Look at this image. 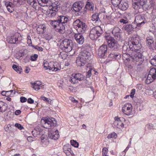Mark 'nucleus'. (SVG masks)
<instances>
[{"label":"nucleus","mask_w":156,"mask_h":156,"mask_svg":"<svg viewBox=\"0 0 156 156\" xmlns=\"http://www.w3.org/2000/svg\"><path fill=\"white\" fill-rule=\"evenodd\" d=\"M12 68L17 73H20L21 72V69L19 68L18 66H17L16 65H13L12 66Z\"/></svg>","instance_id":"37998d69"},{"label":"nucleus","mask_w":156,"mask_h":156,"mask_svg":"<svg viewBox=\"0 0 156 156\" xmlns=\"http://www.w3.org/2000/svg\"><path fill=\"white\" fill-rule=\"evenodd\" d=\"M118 6L119 8L121 10H125L128 8V5L127 3L121 1Z\"/></svg>","instance_id":"cd10ccee"},{"label":"nucleus","mask_w":156,"mask_h":156,"mask_svg":"<svg viewBox=\"0 0 156 156\" xmlns=\"http://www.w3.org/2000/svg\"><path fill=\"white\" fill-rule=\"evenodd\" d=\"M73 43L71 40L65 39L60 44V47L66 52H69L72 50Z\"/></svg>","instance_id":"7ed1b4c3"},{"label":"nucleus","mask_w":156,"mask_h":156,"mask_svg":"<svg viewBox=\"0 0 156 156\" xmlns=\"http://www.w3.org/2000/svg\"><path fill=\"white\" fill-rule=\"evenodd\" d=\"M48 63H44L43 64V66L44 68H45V69H48Z\"/></svg>","instance_id":"680f3d73"},{"label":"nucleus","mask_w":156,"mask_h":156,"mask_svg":"<svg viewBox=\"0 0 156 156\" xmlns=\"http://www.w3.org/2000/svg\"><path fill=\"white\" fill-rule=\"evenodd\" d=\"M107 137L108 139H116L117 137V135L116 133L113 132L108 135Z\"/></svg>","instance_id":"ea45409f"},{"label":"nucleus","mask_w":156,"mask_h":156,"mask_svg":"<svg viewBox=\"0 0 156 156\" xmlns=\"http://www.w3.org/2000/svg\"><path fill=\"white\" fill-rule=\"evenodd\" d=\"M121 30L120 28L118 27H115L113 29L112 31V34L113 35H115L116 34H118V33H120Z\"/></svg>","instance_id":"e433bc0d"},{"label":"nucleus","mask_w":156,"mask_h":156,"mask_svg":"<svg viewBox=\"0 0 156 156\" xmlns=\"http://www.w3.org/2000/svg\"><path fill=\"white\" fill-rule=\"evenodd\" d=\"M41 122L42 126L46 129H51L56 125L57 122L54 118L42 119Z\"/></svg>","instance_id":"39448f33"},{"label":"nucleus","mask_w":156,"mask_h":156,"mask_svg":"<svg viewBox=\"0 0 156 156\" xmlns=\"http://www.w3.org/2000/svg\"><path fill=\"white\" fill-rule=\"evenodd\" d=\"M70 100L73 102L74 103H77L78 102V101L75 99L74 98L72 97H70L69 98Z\"/></svg>","instance_id":"052dcab7"},{"label":"nucleus","mask_w":156,"mask_h":156,"mask_svg":"<svg viewBox=\"0 0 156 156\" xmlns=\"http://www.w3.org/2000/svg\"><path fill=\"white\" fill-rule=\"evenodd\" d=\"M46 28L43 25H40L37 28V30L39 32V33L43 34L44 33Z\"/></svg>","instance_id":"c9c22d12"},{"label":"nucleus","mask_w":156,"mask_h":156,"mask_svg":"<svg viewBox=\"0 0 156 156\" xmlns=\"http://www.w3.org/2000/svg\"><path fill=\"white\" fill-rule=\"evenodd\" d=\"M105 39L108 43V44L112 43H114L115 41H117L114 38L110 35H107L105 36Z\"/></svg>","instance_id":"bb28decb"},{"label":"nucleus","mask_w":156,"mask_h":156,"mask_svg":"<svg viewBox=\"0 0 156 156\" xmlns=\"http://www.w3.org/2000/svg\"><path fill=\"white\" fill-rule=\"evenodd\" d=\"M38 55L37 54H34L33 56H31L30 59L32 61H34L37 60Z\"/></svg>","instance_id":"09e8293b"},{"label":"nucleus","mask_w":156,"mask_h":156,"mask_svg":"<svg viewBox=\"0 0 156 156\" xmlns=\"http://www.w3.org/2000/svg\"><path fill=\"white\" fill-rule=\"evenodd\" d=\"M108 151V149L106 147L104 148L102 151V154L103 156L106 155V154Z\"/></svg>","instance_id":"8fccbe9b"},{"label":"nucleus","mask_w":156,"mask_h":156,"mask_svg":"<svg viewBox=\"0 0 156 156\" xmlns=\"http://www.w3.org/2000/svg\"><path fill=\"white\" fill-rule=\"evenodd\" d=\"M83 22L81 21L80 20L77 19L73 23V25L74 27L77 30L81 25H83Z\"/></svg>","instance_id":"7c9ffc66"},{"label":"nucleus","mask_w":156,"mask_h":156,"mask_svg":"<svg viewBox=\"0 0 156 156\" xmlns=\"http://www.w3.org/2000/svg\"><path fill=\"white\" fill-rule=\"evenodd\" d=\"M147 22L145 17L141 15H137L135 16V20L133 22L135 26L140 27L143 25L145 23Z\"/></svg>","instance_id":"423d86ee"},{"label":"nucleus","mask_w":156,"mask_h":156,"mask_svg":"<svg viewBox=\"0 0 156 156\" xmlns=\"http://www.w3.org/2000/svg\"><path fill=\"white\" fill-rule=\"evenodd\" d=\"M60 67L59 66L58 63L50 62L48 63V69L51 70L52 71L56 72L59 70Z\"/></svg>","instance_id":"4468645a"},{"label":"nucleus","mask_w":156,"mask_h":156,"mask_svg":"<svg viewBox=\"0 0 156 156\" xmlns=\"http://www.w3.org/2000/svg\"><path fill=\"white\" fill-rule=\"evenodd\" d=\"M114 36L115 37L117 40H119L121 39L120 33L114 35Z\"/></svg>","instance_id":"13d9d810"},{"label":"nucleus","mask_w":156,"mask_h":156,"mask_svg":"<svg viewBox=\"0 0 156 156\" xmlns=\"http://www.w3.org/2000/svg\"><path fill=\"white\" fill-rule=\"evenodd\" d=\"M99 16V14L98 13H95L93 15L92 17V20L93 21H95L97 22L100 21Z\"/></svg>","instance_id":"72a5a7b5"},{"label":"nucleus","mask_w":156,"mask_h":156,"mask_svg":"<svg viewBox=\"0 0 156 156\" xmlns=\"http://www.w3.org/2000/svg\"><path fill=\"white\" fill-rule=\"evenodd\" d=\"M27 102L29 103L32 104L34 102V101L31 98H29L28 99Z\"/></svg>","instance_id":"e2e57ef3"},{"label":"nucleus","mask_w":156,"mask_h":156,"mask_svg":"<svg viewBox=\"0 0 156 156\" xmlns=\"http://www.w3.org/2000/svg\"><path fill=\"white\" fill-rule=\"evenodd\" d=\"M132 105L131 104L126 103L122 107V111L125 114L130 115L133 114Z\"/></svg>","instance_id":"9d476101"},{"label":"nucleus","mask_w":156,"mask_h":156,"mask_svg":"<svg viewBox=\"0 0 156 156\" xmlns=\"http://www.w3.org/2000/svg\"><path fill=\"white\" fill-rule=\"evenodd\" d=\"M32 46L34 47L35 49L38 50L39 51H41L43 50L42 48L41 47H39L38 46H34L33 45Z\"/></svg>","instance_id":"6e6d98bb"},{"label":"nucleus","mask_w":156,"mask_h":156,"mask_svg":"<svg viewBox=\"0 0 156 156\" xmlns=\"http://www.w3.org/2000/svg\"><path fill=\"white\" fill-rule=\"evenodd\" d=\"M13 4L16 6H19L20 5L19 3L18 0H14L13 2Z\"/></svg>","instance_id":"603ef678"},{"label":"nucleus","mask_w":156,"mask_h":156,"mask_svg":"<svg viewBox=\"0 0 156 156\" xmlns=\"http://www.w3.org/2000/svg\"><path fill=\"white\" fill-rule=\"evenodd\" d=\"M124 120L123 118H119L116 117L115 118V121L114 122V125L117 128H120L123 126L124 125L122 121Z\"/></svg>","instance_id":"2eb2a0df"},{"label":"nucleus","mask_w":156,"mask_h":156,"mask_svg":"<svg viewBox=\"0 0 156 156\" xmlns=\"http://www.w3.org/2000/svg\"><path fill=\"white\" fill-rule=\"evenodd\" d=\"M108 47L112 50H116L118 48L119 44L117 41H115L114 43L109 44L108 45Z\"/></svg>","instance_id":"c85d7f7f"},{"label":"nucleus","mask_w":156,"mask_h":156,"mask_svg":"<svg viewBox=\"0 0 156 156\" xmlns=\"http://www.w3.org/2000/svg\"><path fill=\"white\" fill-rule=\"evenodd\" d=\"M103 32L100 26H96L90 30L89 36L92 40H95L100 36L103 33Z\"/></svg>","instance_id":"20e7f679"},{"label":"nucleus","mask_w":156,"mask_h":156,"mask_svg":"<svg viewBox=\"0 0 156 156\" xmlns=\"http://www.w3.org/2000/svg\"><path fill=\"white\" fill-rule=\"evenodd\" d=\"M20 35V34L18 33L12 34L9 38V43L12 44H15L16 42L18 41V38L19 37Z\"/></svg>","instance_id":"f3484780"},{"label":"nucleus","mask_w":156,"mask_h":156,"mask_svg":"<svg viewBox=\"0 0 156 156\" xmlns=\"http://www.w3.org/2000/svg\"><path fill=\"white\" fill-rule=\"evenodd\" d=\"M20 100L21 102L23 103L26 101L27 99L24 97H21L20 98Z\"/></svg>","instance_id":"bf43d9fd"},{"label":"nucleus","mask_w":156,"mask_h":156,"mask_svg":"<svg viewBox=\"0 0 156 156\" xmlns=\"http://www.w3.org/2000/svg\"><path fill=\"white\" fill-rule=\"evenodd\" d=\"M58 3L56 2H55L53 3L49 7L48 9L54 11H58V8L59 7Z\"/></svg>","instance_id":"393cba45"},{"label":"nucleus","mask_w":156,"mask_h":156,"mask_svg":"<svg viewBox=\"0 0 156 156\" xmlns=\"http://www.w3.org/2000/svg\"><path fill=\"white\" fill-rule=\"evenodd\" d=\"M32 132L34 137H37L40 135H43L42 129L38 127H36L34 129Z\"/></svg>","instance_id":"412c9836"},{"label":"nucleus","mask_w":156,"mask_h":156,"mask_svg":"<svg viewBox=\"0 0 156 156\" xmlns=\"http://www.w3.org/2000/svg\"><path fill=\"white\" fill-rule=\"evenodd\" d=\"M49 135L51 139L56 140L58 139L59 136L58 131L57 130L53 131L52 132L49 133Z\"/></svg>","instance_id":"5701e85b"},{"label":"nucleus","mask_w":156,"mask_h":156,"mask_svg":"<svg viewBox=\"0 0 156 156\" xmlns=\"http://www.w3.org/2000/svg\"><path fill=\"white\" fill-rule=\"evenodd\" d=\"M122 0H111L112 3L115 6H118Z\"/></svg>","instance_id":"79ce46f5"},{"label":"nucleus","mask_w":156,"mask_h":156,"mask_svg":"<svg viewBox=\"0 0 156 156\" xmlns=\"http://www.w3.org/2000/svg\"><path fill=\"white\" fill-rule=\"evenodd\" d=\"M8 11L10 12H12L14 11L13 7L10 6H6Z\"/></svg>","instance_id":"4d7b16f0"},{"label":"nucleus","mask_w":156,"mask_h":156,"mask_svg":"<svg viewBox=\"0 0 156 156\" xmlns=\"http://www.w3.org/2000/svg\"><path fill=\"white\" fill-rule=\"evenodd\" d=\"M27 43L28 44L29 46H32V41L31 39H27Z\"/></svg>","instance_id":"338daca9"},{"label":"nucleus","mask_w":156,"mask_h":156,"mask_svg":"<svg viewBox=\"0 0 156 156\" xmlns=\"http://www.w3.org/2000/svg\"><path fill=\"white\" fill-rule=\"evenodd\" d=\"M91 59L90 53L87 50H83L76 58V63L78 66H83Z\"/></svg>","instance_id":"f03ea898"},{"label":"nucleus","mask_w":156,"mask_h":156,"mask_svg":"<svg viewBox=\"0 0 156 156\" xmlns=\"http://www.w3.org/2000/svg\"><path fill=\"white\" fill-rule=\"evenodd\" d=\"M94 4L90 0H88L87 2L86 5L84 9V11L86 12L87 10L93 11L94 10Z\"/></svg>","instance_id":"a211bd4d"},{"label":"nucleus","mask_w":156,"mask_h":156,"mask_svg":"<svg viewBox=\"0 0 156 156\" xmlns=\"http://www.w3.org/2000/svg\"><path fill=\"white\" fill-rule=\"evenodd\" d=\"M49 1V0H38L39 4L43 6H48Z\"/></svg>","instance_id":"f704fd0d"},{"label":"nucleus","mask_w":156,"mask_h":156,"mask_svg":"<svg viewBox=\"0 0 156 156\" xmlns=\"http://www.w3.org/2000/svg\"><path fill=\"white\" fill-rule=\"evenodd\" d=\"M108 47L106 45L103 44L101 46L98 51V55L101 57H104L107 52Z\"/></svg>","instance_id":"ddd939ff"},{"label":"nucleus","mask_w":156,"mask_h":156,"mask_svg":"<svg viewBox=\"0 0 156 156\" xmlns=\"http://www.w3.org/2000/svg\"><path fill=\"white\" fill-rule=\"evenodd\" d=\"M146 42L149 46H151L154 42L153 37L151 36L147 37L146 38Z\"/></svg>","instance_id":"473e14b6"},{"label":"nucleus","mask_w":156,"mask_h":156,"mask_svg":"<svg viewBox=\"0 0 156 156\" xmlns=\"http://www.w3.org/2000/svg\"><path fill=\"white\" fill-rule=\"evenodd\" d=\"M71 146L69 144H66L63 147V151L67 155H69L70 154H72V151L71 149Z\"/></svg>","instance_id":"4be33fe9"},{"label":"nucleus","mask_w":156,"mask_h":156,"mask_svg":"<svg viewBox=\"0 0 156 156\" xmlns=\"http://www.w3.org/2000/svg\"><path fill=\"white\" fill-rule=\"evenodd\" d=\"M7 109V105L2 101H0V112H5Z\"/></svg>","instance_id":"c756f323"},{"label":"nucleus","mask_w":156,"mask_h":156,"mask_svg":"<svg viewBox=\"0 0 156 156\" xmlns=\"http://www.w3.org/2000/svg\"><path fill=\"white\" fill-rule=\"evenodd\" d=\"M132 7L135 10H138V12H139V9H142L144 2L141 0H133Z\"/></svg>","instance_id":"f8f14e48"},{"label":"nucleus","mask_w":156,"mask_h":156,"mask_svg":"<svg viewBox=\"0 0 156 156\" xmlns=\"http://www.w3.org/2000/svg\"><path fill=\"white\" fill-rule=\"evenodd\" d=\"M119 22L121 23H122L123 24H124L128 23V21L126 18L125 19H121L119 20Z\"/></svg>","instance_id":"de8ad7c7"},{"label":"nucleus","mask_w":156,"mask_h":156,"mask_svg":"<svg viewBox=\"0 0 156 156\" xmlns=\"http://www.w3.org/2000/svg\"><path fill=\"white\" fill-rule=\"evenodd\" d=\"M89 69L87 73L86 76L87 78L90 77L91 75L92 72H93V71H94V69L92 68L87 67V70Z\"/></svg>","instance_id":"4c0bfd02"},{"label":"nucleus","mask_w":156,"mask_h":156,"mask_svg":"<svg viewBox=\"0 0 156 156\" xmlns=\"http://www.w3.org/2000/svg\"><path fill=\"white\" fill-rule=\"evenodd\" d=\"M58 18L60 23V25L62 27L61 28L62 29L65 30V26L70 20V18L68 16L61 15L58 16Z\"/></svg>","instance_id":"0eeeda50"},{"label":"nucleus","mask_w":156,"mask_h":156,"mask_svg":"<svg viewBox=\"0 0 156 156\" xmlns=\"http://www.w3.org/2000/svg\"><path fill=\"white\" fill-rule=\"evenodd\" d=\"M41 98L42 100L45 101L48 104H51V100L50 99H48L46 97L44 96H41Z\"/></svg>","instance_id":"a18cd8bd"},{"label":"nucleus","mask_w":156,"mask_h":156,"mask_svg":"<svg viewBox=\"0 0 156 156\" xmlns=\"http://www.w3.org/2000/svg\"><path fill=\"white\" fill-rule=\"evenodd\" d=\"M15 126L20 129H22L23 128V127L20 124L16 123L15 124Z\"/></svg>","instance_id":"5fc2aeb1"},{"label":"nucleus","mask_w":156,"mask_h":156,"mask_svg":"<svg viewBox=\"0 0 156 156\" xmlns=\"http://www.w3.org/2000/svg\"><path fill=\"white\" fill-rule=\"evenodd\" d=\"M156 78V69L154 68H152L150 70L147 79L145 80V83L149 84L153 82Z\"/></svg>","instance_id":"6e6552de"},{"label":"nucleus","mask_w":156,"mask_h":156,"mask_svg":"<svg viewBox=\"0 0 156 156\" xmlns=\"http://www.w3.org/2000/svg\"><path fill=\"white\" fill-rule=\"evenodd\" d=\"M150 62L153 66H156V57H154L150 61Z\"/></svg>","instance_id":"49530a36"},{"label":"nucleus","mask_w":156,"mask_h":156,"mask_svg":"<svg viewBox=\"0 0 156 156\" xmlns=\"http://www.w3.org/2000/svg\"><path fill=\"white\" fill-rule=\"evenodd\" d=\"M31 5L33 7L34 9H37L38 8H37V6L38 5V4L37 2L36 1V0L33 3H32Z\"/></svg>","instance_id":"3c124183"},{"label":"nucleus","mask_w":156,"mask_h":156,"mask_svg":"<svg viewBox=\"0 0 156 156\" xmlns=\"http://www.w3.org/2000/svg\"><path fill=\"white\" fill-rule=\"evenodd\" d=\"M74 77L76 78V79L78 82L79 81H81L84 80V77L83 75L80 73H77L76 74H73Z\"/></svg>","instance_id":"2f4dec72"},{"label":"nucleus","mask_w":156,"mask_h":156,"mask_svg":"<svg viewBox=\"0 0 156 156\" xmlns=\"http://www.w3.org/2000/svg\"><path fill=\"white\" fill-rule=\"evenodd\" d=\"M129 47L131 51L130 54L127 53L126 49L127 47L123 46V49L124 51L126 50L125 53L129 55L132 61L137 66H140L143 63L144 59L142 57L143 55L141 53V44L140 42V39L138 37H132L128 42Z\"/></svg>","instance_id":"f257e3e1"},{"label":"nucleus","mask_w":156,"mask_h":156,"mask_svg":"<svg viewBox=\"0 0 156 156\" xmlns=\"http://www.w3.org/2000/svg\"><path fill=\"white\" fill-rule=\"evenodd\" d=\"M135 90L134 89H132L131 91L130 94L129 95L131 98L134 97V95L135 94Z\"/></svg>","instance_id":"864d4df0"},{"label":"nucleus","mask_w":156,"mask_h":156,"mask_svg":"<svg viewBox=\"0 0 156 156\" xmlns=\"http://www.w3.org/2000/svg\"><path fill=\"white\" fill-rule=\"evenodd\" d=\"M124 29L128 32L129 34L132 33L133 31V29L136 28V26L133 23L132 24H127L123 26Z\"/></svg>","instance_id":"dca6fc26"},{"label":"nucleus","mask_w":156,"mask_h":156,"mask_svg":"<svg viewBox=\"0 0 156 156\" xmlns=\"http://www.w3.org/2000/svg\"><path fill=\"white\" fill-rule=\"evenodd\" d=\"M86 30V25L84 23H83V25H81L80 26L78 29H77V31L79 33L82 34L85 32Z\"/></svg>","instance_id":"a878e982"},{"label":"nucleus","mask_w":156,"mask_h":156,"mask_svg":"<svg viewBox=\"0 0 156 156\" xmlns=\"http://www.w3.org/2000/svg\"><path fill=\"white\" fill-rule=\"evenodd\" d=\"M36 0H27L28 3L31 5Z\"/></svg>","instance_id":"69168bd1"},{"label":"nucleus","mask_w":156,"mask_h":156,"mask_svg":"<svg viewBox=\"0 0 156 156\" xmlns=\"http://www.w3.org/2000/svg\"><path fill=\"white\" fill-rule=\"evenodd\" d=\"M26 0H18L20 5H22L25 3Z\"/></svg>","instance_id":"774afa93"},{"label":"nucleus","mask_w":156,"mask_h":156,"mask_svg":"<svg viewBox=\"0 0 156 156\" xmlns=\"http://www.w3.org/2000/svg\"><path fill=\"white\" fill-rule=\"evenodd\" d=\"M50 24L51 26L55 28H56L58 32L61 34H63L65 32V30L62 29V26L60 25V23L58 19L57 20H51Z\"/></svg>","instance_id":"1a4fd4ad"},{"label":"nucleus","mask_w":156,"mask_h":156,"mask_svg":"<svg viewBox=\"0 0 156 156\" xmlns=\"http://www.w3.org/2000/svg\"><path fill=\"white\" fill-rule=\"evenodd\" d=\"M84 6V3L81 1L76 2L73 4L72 10L74 12H79Z\"/></svg>","instance_id":"9b49d317"},{"label":"nucleus","mask_w":156,"mask_h":156,"mask_svg":"<svg viewBox=\"0 0 156 156\" xmlns=\"http://www.w3.org/2000/svg\"><path fill=\"white\" fill-rule=\"evenodd\" d=\"M4 12L3 7L1 4V3L0 2V13H2Z\"/></svg>","instance_id":"0e129e2a"},{"label":"nucleus","mask_w":156,"mask_h":156,"mask_svg":"<svg viewBox=\"0 0 156 156\" xmlns=\"http://www.w3.org/2000/svg\"><path fill=\"white\" fill-rule=\"evenodd\" d=\"M119 56V57H120V54L118 53H111L109 55V57L112 58H116L118 56Z\"/></svg>","instance_id":"a19ab883"},{"label":"nucleus","mask_w":156,"mask_h":156,"mask_svg":"<svg viewBox=\"0 0 156 156\" xmlns=\"http://www.w3.org/2000/svg\"><path fill=\"white\" fill-rule=\"evenodd\" d=\"M77 42L80 44H82L84 41V38L81 34H76L74 36Z\"/></svg>","instance_id":"6ab92c4d"},{"label":"nucleus","mask_w":156,"mask_h":156,"mask_svg":"<svg viewBox=\"0 0 156 156\" xmlns=\"http://www.w3.org/2000/svg\"><path fill=\"white\" fill-rule=\"evenodd\" d=\"M70 143L73 146L76 147H78L79 146V143L75 141L74 140H72L70 141Z\"/></svg>","instance_id":"c03bdc74"},{"label":"nucleus","mask_w":156,"mask_h":156,"mask_svg":"<svg viewBox=\"0 0 156 156\" xmlns=\"http://www.w3.org/2000/svg\"><path fill=\"white\" fill-rule=\"evenodd\" d=\"M32 85L33 88L36 90L43 89L44 87V86L42 85L41 83L39 81H36L34 83H32Z\"/></svg>","instance_id":"aec40b11"},{"label":"nucleus","mask_w":156,"mask_h":156,"mask_svg":"<svg viewBox=\"0 0 156 156\" xmlns=\"http://www.w3.org/2000/svg\"><path fill=\"white\" fill-rule=\"evenodd\" d=\"M58 11H54L48 9L46 11L45 13L48 17L52 18L54 17L56 15V12Z\"/></svg>","instance_id":"b1692460"},{"label":"nucleus","mask_w":156,"mask_h":156,"mask_svg":"<svg viewBox=\"0 0 156 156\" xmlns=\"http://www.w3.org/2000/svg\"><path fill=\"white\" fill-rule=\"evenodd\" d=\"M72 77L70 78L69 79L70 82L73 84L78 83L79 82H78L76 79V78L74 77L73 74L72 75Z\"/></svg>","instance_id":"58836bf2"}]
</instances>
